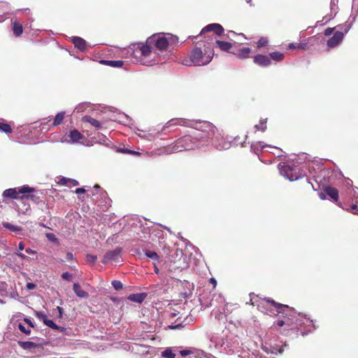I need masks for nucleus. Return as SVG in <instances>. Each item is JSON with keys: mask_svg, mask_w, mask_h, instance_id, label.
Listing matches in <instances>:
<instances>
[{"mask_svg": "<svg viewBox=\"0 0 358 358\" xmlns=\"http://www.w3.org/2000/svg\"><path fill=\"white\" fill-rule=\"evenodd\" d=\"M268 303L273 306V308H269L266 313L270 315L282 314L286 319L285 320H278L277 322L278 326L282 327L284 325L292 326L295 325L293 328H296L301 331L302 336H306L308 333L315 329V326L313 320L309 318L297 313L292 308L287 305H283L275 302L273 300H266Z\"/></svg>", "mask_w": 358, "mask_h": 358, "instance_id": "f257e3e1", "label": "nucleus"}, {"mask_svg": "<svg viewBox=\"0 0 358 358\" xmlns=\"http://www.w3.org/2000/svg\"><path fill=\"white\" fill-rule=\"evenodd\" d=\"M167 124L169 126L180 124L193 127L205 133V137L206 138H215L216 139V142L215 143L217 149H228L229 148L230 145L229 143H224L223 145H220V144L217 143V142L219 141V134H217V129L209 122L194 121L186 119H173L170 120Z\"/></svg>", "mask_w": 358, "mask_h": 358, "instance_id": "f03ea898", "label": "nucleus"}, {"mask_svg": "<svg viewBox=\"0 0 358 358\" xmlns=\"http://www.w3.org/2000/svg\"><path fill=\"white\" fill-rule=\"evenodd\" d=\"M128 57H134L137 62H140L145 66H152L153 64L152 59L155 58L156 53L152 51V43H136L131 45L125 50Z\"/></svg>", "mask_w": 358, "mask_h": 358, "instance_id": "7ed1b4c3", "label": "nucleus"}, {"mask_svg": "<svg viewBox=\"0 0 358 358\" xmlns=\"http://www.w3.org/2000/svg\"><path fill=\"white\" fill-rule=\"evenodd\" d=\"M210 342L209 348L211 349L214 348L220 352L228 354L239 352L238 339L232 336L228 337L225 336V335L219 336L216 334H213L210 337Z\"/></svg>", "mask_w": 358, "mask_h": 358, "instance_id": "20e7f679", "label": "nucleus"}, {"mask_svg": "<svg viewBox=\"0 0 358 358\" xmlns=\"http://www.w3.org/2000/svg\"><path fill=\"white\" fill-rule=\"evenodd\" d=\"M35 192L34 187H31L28 185H23L20 187L9 188L3 192L2 196L6 199H34V196L31 194Z\"/></svg>", "mask_w": 358, "mask_h": 358, "instance_id": "39448f33", "label": "nucleus"}, {"mask_svg": "<svg viewBox=\"0 0 358 358\" xmlns=\"http://www.w3.org/2000/svg\"><path fill=\"white\" fill-rule=\"evenodd\" d=\"M280 174L290 181L297 180L301 177L299 166L292 162H280L278 165Z\"/></svg>", "mask_w": 358, "mask_h": 358, "instance_id": "423d86ee", "label": "nucleus"}, {"mask_svg": "<svg viewBox=\"0 0 358 358\" xmlns=\"http://www.w3.org/2000/svg\"><path fill=\"white\" fill-rule=\"evenodd\" d=\"M213 57L210 55H203L200 48H195L192 52L189 59L183 60L182 64L185 66H203L210 63Z\"/></svg>", "mask_w": 358, "mask_h": 358, "instance_id": "0eeeda50", "label": "nucleus"}, {"mask_svg": "<svg viewBox=\"0 0 358 358\" xmlns=\"http://www.w3.org/2000/svg\"><path fill=\"white\" fill-rule=\"evenodd\" d=\"M176 39V38L169 34L167 36L164 34H155L148 38V43L155 45L156 48L159 50H164L170 44L174 43Z\"/></svg>", "mask_w": 358, "mask_h": 358, "instance_id": "6e6552de", "label": "nucleus"}, {"mask_svg": "<svg viewBox=\"0 0 358 358\" xmlns=\"http://www.w3.org/2000/svg\"><path fill=\"white\" fill-rule=\"evenodd\" d=\"M341 196L347 202L352 201L350 208H346L345 209L350 210L355 215L358 214V187H352V189H350L349 192L341 193Z\"/></svg>", "mask_w": 358, "mask_h": 358, "instance_id": "1a4fd4ad", "label": "nucleus"}, {"mask_svg": "<svg viewBox=\"0 0 358 358\" xmlns=\"http://www.w3.org/2000/svg\"><path fill=\"white\" fill-rule=\"evenodd\" d=\"M282 342H265L262 344V350L267 354L278 355L281 354L286 347V344H281Z\"/></svg>", "mask_w": 358, "mask_h": 358, "instance_id": "9d476101", "label": "nucleus"}, {"mask_svg": "<svg viewBox=\"0 0 358 358\" xmlns=\"http://www.w3.org/2000/svg\"><path fill=\"white\" fill-rule=\"evenodd\" d=\"M197 139V137L192 138L190 136H184L178 141L176 147L177 149H179L180 151L181 150L180 148H183L185 150L194 149V148L198 147V145H196Z\"/></svg>", "mask_w": 358, "mask_h": 358, "instance_id": "9b49d317", "label": "nucleus"}, {"mask_svg": "<svg viewBox=\"0 0 358 358\" xmlns=\"http://www.w3.org/2000/svg\"><path fill=\"white\" fill-rule=\"evenodd\" d=\"M87 140L86 138L77 130L71 131L70 133L66 136L63 142L71 143H80L85 145Z\"/></svg>", "mask_w": 358, "mask_h": 358, "instance_id": "f8f14e48", "label": "nucleus"}, {"mask_svg": "<svg viewBox=\"0 0 358 358\" xmlns=\"http://www.w3.org/2000/svg\"><path fill=\"white\" fill-rule=\"evenodd\" d=\"M199 300L203 306H205L206 307L225 303V299L221 294H213V299L210 301L206 300L204 294H202Z\"/></svg>", "mask_w": 358, "mask_h": 358, "instance_id": "ddd939ff", "label": "nucleus"}, {"mask_svg": "<svg viewBox=\"0 0 358 358\" xmlns=\"http://www.w3.org/2000/svg\"><path fill=\"white\" fill-rule=\"evenodd\" d=\"M121 252L122 249L120 248H117L113 250H110L104 255L101 262L106 264L108 262H119L121 257Z\"/></svg>", "mask_w": 358, "mask_h": 358, "instance_id": "4468645a", "label": "nucleus"}, {"mask_svg": "<svg viewBox=\"0 0 358 358\" xmlns=\"http://www.w3.org/2000/svg\"><path fill=\"white\" fill-rule=\"evenodd\" d=\"M180 287L182 288V290L180 292V295L184 299H189L192 295V292L194 288V285L193 283L189 282L187 280H180Z\"/></svg>", "mask_w": 358, "mask_h": 358, "instance_id": "2eb2a0df", "label": "nucleus"}, {"mask_svg": "<svg viewBox=\"0 0 358 358\" xmlns=\"http://www.w3.org/2000/svg\"><path fill=\"white\" fill-rule=\"evenodd\" d=\"M324 191L325 192L327 195L329 196L332 199L333 201L336 202V203L343 208H346L342 206L341 202L338 201L339 194L337 189L332 187H326Z\"/></svg>", "mask_w": 358, "mask_h": 358, "instance_id": "dca6fc26", "label": "nucleus"}, {"mask_svg": "<svg viewBox=\"0 0 358 358\" xmlns=\"http://www.w3.org/2000/svg\"><path fill=\"white\" fill-rule=\"evenodd\" d=\"M343 34L337 31L334 36L327 41V45L330 48H334L341 43L343 39Z\"/></svg>", "mask_w": 358, "mask_h": 358, "instance_id": "f3484780", "label": "nucleus"}, {"mask_svg": "<svg viewBox=\"0 0 358 358\" xmlns=\"http://www.w3.org/2000/svg\"><path fill=\"white\" fill-rule=\"evenodd\" d=\"M116 152L122 155H145L143 150L139 148L137 150H131L126 148L124 145L122 147H118L116 149Z\"/></svg>", "mask_w": 358, "mask_h": 358, "instance_id": "a211bd4d", "label": "nucleus"}, {"mask_svg": "<svg viewBox=\"0 0 358 358\" xmlns=\"http://www.w3.org/2000/svg\"><path fill=\"white\" fill-rule=\"evenodd\" d=\"M214 31L217 34L220 35L222 34L224 29L222 27L220 24H210L205 27L202 31L201 34L206 31Z\"/></svg>", "mask_w": 358, "mask_h": 358, "instance_id": "6ab92c4d", "label": "nucleus"}, {"mask_svg": "<svg viewBox=\"0 0 358 358\" xmlns=\"http://www.w3.org/2000/svg\"><path fill=\"white\" fill-rule=\"evenodd\" d=\"M254 62L262 66H267L271 64V59L267 56L257 55L254 58Z\"/></svg>", "mask_w": 358, "mask_h": 358, "instance_id": "aec40b11", "label": "nucleus"}, {"mask_svg": "<svg viewBox=\"0 0 358 358\" xmlns=\"http://www.w3.org/2000/svg\"><path fill=\"white\" fill-rule=\"evenodd\" d=\"M146 296L147 294L145 292L131 294L128 296L127 299L133 302L141 303L145 300Z\"/></svg>", "mask_w": 358, "mask_h": 358, "instance_id": "412c9836", "label": "nucleus"}, {"mask_svg": "<svg viewBox=\"0 0 358 358\" xmlns=\"http://www.w3.org/2000/svg\"><path fill=\"white\" fill-rule=\"evenodd\" d=\"M57 183L60 185H68L69 187L77 186L79 185L78 180L66 177H60L59 180L57 181Z\"/></svg>", "mask_w": 358, "mask_h": 358, "instance_id": "4be33fe9", "label": "nucleus"}, {"mask_svg": "<svg viewBox=\"0 0 358 358\" xmlns=\"http://www.w3.org/2000/svg\"><path fill=\"white\" fill-rule=\"evenodd\" d=\"M73 289L78 297L82 299H87L88 297V293L84 291L78 283L73 284Z\"/></svg>", "mask_w": 358, "mask_h": 358, "instance_id": "5701e85b", "label": "nucleus"}, {"mask_svg": "<svg viewBox=\"0 0 358 358\" xmlns=\"http://www.w3.org/2000/svg\"><path fill=\"white\" fill-rule=\"evenodd\" d=\"M71 41L74 45L80 50L84 51L85 50L86 42L82 38L75 36L72 38Z\"/></svg>", "mask_w": 358, "mask_h": 358, "instance_id": "b1692460", "label": "nucleus"}, {"mask_svg": "<svg viewBox=\"0 0 358 358\" xmlns=\"http://www.w3.org/2000/svg\"><path fill=\"white\" fill-rule=\"evenodd\" d=\"M264 148H271L269 145L262 146L260 143L252 145V149L254 150V154L256 155H260L263 153ZM273 149L280 150L278 148H272Z\"/></svg>", "mask_w": 358, "mask_h": 358, "instance_id": "393cba45", "label": "nucleus"}, {"mask_svg": "<svg viewBox=\"0 0 358 358\" xmlns=\"http://www.w3.org/2000/svg\"><path fill=\"white\" fill-rule=\"evenodd\" d=\"M18 345L23 350H31L38 346L36 343L31 341H18Z\"/></svg>", "mask_w": 358, "mask_h": 358, "instance_id": "a878e982", "label": "nucleus"}, {"mask_svg": "<svg viewBox=\"0 0 358 358\" xmlns=\"http://www.w3.org/2000/svg\"><path fill=\"white\" fill-rule=\"evenodd\" d=\"M13 25L14 35L17 37L21 36L23 32L22 24L19 23L17 21H15L13 22Z\"/></svg>", "mask_w": 358, "mask_h": 358, "instance_id": "bb28decb", "label": "nucleus"}, {"mask_svg": "<svg viewBox=\"0 0 358 358\" xmlns=\"http://www.w3.org/2000/svg\"><path fill=\"white\" fill-rule=\"evenodd\" d=\"M217 45L223 51H229L231 47V43L229 42L222 41H216Z\"/></svg>", "mask_w": 358, "mask_h": 358, "instance_id": "cd10ccee", "label": "nucleus"}, {"mask_svg": "<svg viewBox=\"0 0 358 358\" xmlns=\"http://www.w3.org/2000/svg\"><path fill=\"white\" fill-rule=\"evenodd\" d=\"M83 120L87 122H89L90 124H92V126H94L96 128L101 127V123L98 120H95L94 118H93L92 117L85 116L83 117Z\"/></svg>", "mask_w": 358, "mask_h": 358, "instance_id": "c85d7f7f", "label": "nucleus"}, {"mask_svg": "<svg viewBox=\"0 0 358 358\" xmlns=\"http://www.w3.org/2000/svg\"><path fill=\"white\" fill-rule=\"evenodd\" d=\"M266 122H267V118L261 119L259 121V124H256L255 126V128L256 129V130H259L262 132H264L267 128Z\"/></svg>", "mask_w": 358, "mask_h": 358, "instance_id": "c756f323", "label": "nucleus"}, {"mask_svg": "<svg viewBox=\"0 0 358 358\" xmlns=\"http://www.w3.org/2000/svg\"><path fill=\"white\" fill-rule=\"evenodd\" d=\"M250 53V49L249 48H243L238 51L237 56L239 58H247L249 57Z\"/></svg>", "mask_w": 358, "mask_h": 358, "instance_id": "7c9ffc66", "label": "nucleus"}, {"mask_svg": "<svg viewBox=\"0 0 358 358\" xmlns=\"http://www.w3.org/2000/svg\"><path fill=\"white\" fill-rule=\"evenodd\" d=\"M64 114H65L64 112H60L56 115L55 118L53 122V124H52L53 126L59 125L62 122V121L64 118Z\"/></svg>", "mask_w": 358, "mask_h": 358, "instance_id": "2f4dec72", "label": "nucleus"}, {"mask_svg": "<svg viewBox=\"0 0 358 358\" xmlns=\"http://www.w3.org/2000/svg\"><path fill=\"white\" fill-rule=\"evenodd\" d=\"M3 226L6 229H9V230H10L12 231L17 232V231H22V228L20 227L13 225V224L9 223V222H3Z\"/></svg>", "mask_w": 358, "mask_h": 358, "instance_id": "473e14b6", "label": "nucleus"}, {"mask_svg": "<svg viewBox=\"0 0 358 358\" xmlns=\"http://www.w3.org/2000/svg\"><path fill=\"white\" fill-rule=\"evenodd\" d=\"M144 253L145 256L152 260H158L159 256L157 252L154 251H150L148 250H145Z\"/></svg>", "mask_w": 358, "mask_h": 358, "instance_id": "72a5a7b5", "label": "nucleus"}, {"mask_svg": "<svg viewBox=\"0 0 358 358\" xmlns=\"http://www.w3.org/2000/svg\"><path fill=\"white\" fill-rule=\"evenodd\" d=\"M162 356L165 358H175L176 355L171 348H166L162 352Z\"/></svg>", "mask_w": 358, "mask_h": 358, "instance_id": "f704fd0d", "label": "nucleus"}, {"mask_svg": "<svg viewBox=\"0 0 358 358\" xmlns=\"http://www.w3.org/2000/svg\"><path fill=\"white\" fill-rule=\"evenodd\" d=\"M271 57L277 62L281 61L284 58V55L279 52H273L270 54Z\"/></svg>", "mask_w": 358, "mask_h": 358, "instance_id": "c9c22d12", "label": "nucleus"}, {"mask_svg": "<svg viewBox=\"0 0 358 358\" xmlns=\"http://www.w3.org/2000/svg\"><path fill=\"white\" fill-rule=\"evenodd\" d=\"M101 62L113 67H121L123 65L122 61H101Z\"/></svg>", "mask_w": 358, "mask_h": 358, "instance_id": "e433bc0d", "label": "nucleus"}, {"mask_svg": "<svg viewBox=\"0 0 358 358\" xmlns=\"http://www.w3.org/2000/svg\"><path fill=\"white\" fill-rule=\"evenodd\" d=\"M0 130L6 133L10 134L12 132V129L8 124L0 122Z\"/></svg>", "mask_w": 358, "mask_h": 358, "instance_id": "4c0bfd02", "label": "nucleus"}, {"mask_svg": "<svg viewBox=\"0 0 358 358\" xmlns=\"http://www.w3.org/2000/svg\"><path fill=\"white\" fill-rule=\"evenodd\" d=\"M24 248V244L23 242H20L18 244V252H16V255L20 257L21 259H26L27 256L22 253L20 251L23 250Z\"/></svg>", "mask_w": 358, "mask_h": 358, "instance_id": "58836bf2", "label": "nucleus"}, {"mask_svg": "<svg viewBox=\"0 0 358 358\" xmlns=\"http://www.w3.org/2000/svg\"><path fill=\"white\" fill-rule=\"evenodd\" d=\"M44 324L52 329H59V326L57 325L52 320L48 318L45 320Z\"/></svg>", "mask_w": 358, "mask_h": 358, "instance_id": "ea45409f", "label": "nucleus"}, {"mask_svg": "<svg viewBox=\"0 0 358 358\" xmlns=\"http://www.w3.org/2000/svg\"><path fill=\"white\" fill-rule=\"evenodd\" d=\"M46 238L48 239V241L57 243H58V238L56 237V236L52 233H47L45 234Z\"/></svg>", "mask_w": 358, "mask_h": 358, "instance_id": "a19ab883", "label": "nucleus"}, {"mask_svg": "<svg viewBox=\"0 0 358 358\" xmlns=\"http://www.w3.org/2000/svg\"><path fill=\"white\" fill-rule=\"evenodd\" d=\"M345 189L341 192V193H345L347 191L349 192L350 189H352V187H354L352 185V181L350 179L348 178L345 181Z\"/></svg>", "mask_w": 358, "mask_h": 358, "instance_id": "79ce46f5", "label": "nucleus"}, {"mask_svg": "<svg viewBox=\"0 0 358 358\" xmlns=\"http://www.w3.org/2000/svg\"><path fill=\"white\" fill-rule=\"evenodd\" d=\"M112 285L115 290H120L122 288V283L120 280H113Z\"/></svg>", "mask_w": 358, "mask_h": 358, "instance_id": "37998d69", "label": "nucleus"}, {"mask_svg": "<svg viewBox=\"0 0 358 358\" xmlns=\"http://www.w3.org/2000/svg\"><path fill=\"white\" fill-rule=\"evenodd\" d=\"M97 259V257L96 255H93L91 254H87L86 255V260L90 264H94Z\"/></svg>", "mask_w": 358, "mask_h": 358, "instance_id": "c03bdc74", "label": "nucleus"}, {"mask_svg": "<svg viewBox=\"0 0 358 358\" xmlns=\"http://www.w3.org/2000/svg\"><path fill=\"white\" fill-rule=\"evenodd\" d=\"M35 315H36V317L38 318L39 320H42L43 322V323L45 322V320H46L48 319L47 315L45 314V313H43L42 311L36 312Z\"/></svg>", "mask_w": 358, "mask_h": 358, "instance_id": "a18cd8bd", "label": "nucleus"}, {"mask_svg": "<svg viewBox=\"0 0 358 358\" xmlns=\"http://www.w3.org/2000/svg\"><path fill=\"white\" fill-rule=\"evenodd\" d=\"M268 43V39L264 37H262L257 42V47L262 48L263 46L266 45Z\"/></svg>", "mask_w": 358, "mask_h": 358, "instance_id": "49530a36", "label": "nucleus"}, {"mask_svg": "<svg viewBox=\"0 0 358 358\" xmlns=\"http://www.w3.org/2000/svg\"><path fill=\"white\" fill-rule=\"evenodd\" d=\"M244 358H266V357H262L257 352H252V354H248V357H244Z\"/></svg>", "mask_w": 358, "mask_h": 358, "instance_id": "de8ad7c7", "label": "nucleus"}, {"mask_svg": "<svg viewBox=\"0 0 358 358\" xmlns=\"http://www.w3.org/2000/svg\"><path fill=\"white\" fill-rule=\"evenodd\" d=\"M18 328L22 332L24 333L25 334L28 335L31 333V330L29 329H26L25 327L22 324H19Z\"/></svg>", "mask_w": 358, "mask_h": 358, "instance_id": "09e8293b", "label": "nucleus"}, {"mask_svg": "<svg viewBox=\"0 0 358 358\" xmlns=\"http://www.w3.org/2000/svg\"><path fill=\"white\" fill-rule=\"evenodd\" d=\"M62 278L65 280L70 281L71 280L72 275L69 272H65L62 273Z\"/></svg>", "mask_w": 358, "mask_h": 358, "instance_id": "8fccbe9b", "label": "nucleus"}, {"mask_svg": "<svg viewBox=\"0 0 358 358\" xmlns=\"http://www.w3.org/2000/svg\"><path fill=\"white\" fill-rule=\"evenodd\" d=\"M185 324H182V323H179L178 324H176V325H170L169 326V328L171 329H180V327H184Z\"/></svg>", "mask_w": 358, "mask_h": 358, "instance_id": "3c124183", "label": "nucleus"}, {"mask_svg": "<svg viewBox=\"0 0 358 358\" xmlns=\"http://www.w3.org/2000/svg\"><path fill=\"white\" fill-rule=\"evenodd\" d=\"M86 189L84 187H79L75 190V193L77 194H84Z\"/></svg>", "mask_w": 358, "mask_h": 358, "instance_id": "603ef678", "label": "nucleus"}, {"mask_svg": "<svg viewBox=\"0 0 358 358\" xmlns=\"http://www.w3.org/2000/svg\"><path fill=\"white\" fill-rule=\"evenodd\" d=\"M334 28H327L325 31H324V34L325 36H330L333 33V31H334Z\"/></svg>", "mask_w": 358, "mask_h": 358, "instance_id": "864d4df0", "label": "nucleus"}, {"mask_svg": "<svg viewBox=\"0 0 358 358\" xmlns=\"http://www.w3.org/2000/svg\"><path fill=\"white\" fill-rule=\"evenodd\" d=\"M27 287V289H29V290H31V289H34L35 287H36V285L34 283H31V282H28L26 285Z\"/></svg>", "mask_w": 358, "mask_h": 358, "instance_id": "5fc2aeb1", "label": "nucleus"}, {"mask_svg": "<svg viewBox=\"0 0 358 358\" xmlns=\"http://www.w3.org/2000/svg\"><path fill=\"white\" fill-rule=\"evenodd\" d=\"M260 161L265 164H271L273 163L271 159H264L263 158H259Z\"/></svg>", "mask_w": 358, "mask_h": 358, "instance_id": "6e6d98bb", "label": "nucleus"}, {"mask_svg": "<svg viewBox=\"0 0 358 358\" xmlns=\"http://www.w3.org/2000/svg\"><path fill=\"white\" fill-rule=\"evenodd\" d=\"M66 259L68 261L73 260V255L72 252H67V254H66Z\"/></svg>", "mask_w": 358, "mask_h": 358, "instance_id": "4d7b16f0", "label": "nucleus"}, {"mask_svg": "<svg viewBox=\"0 0 358 358\" xmlns=\"http://www.w3.org/2000/svg\"><path fill=\"white\" fill-rule=\"evenodd\" d=\"M25 252H26L27 254H29V255H35V254H36V251H35V250H32V249H31V248H27V249L25 250Z\"/></svg>", "mask_w": 358, "mask_h": 358, "instance_id": "13d9d810", "label": "nucleus"}, {"mask_svg": "<svg viewBox=\"0 0 358 358\" xmlns=\"http://www.w3.org/2000/svg\"><path fill=\"white\" fill-rule=\"evenodd\" d=\"M319 195V197L322 199V200H324L326 199L327 198V194L325 193V192L324 191V192H320L318 194Z\"/></svg>", "mask_w": 358, "mask_h": 358, "instance_id": "bf43d9fd", "label": "nucleus"}, {"mask_svg": "<svg viewBox=\"0 0 358 358\" xmlns=\"http://www.w3.org/2000/svg\"><path fill=\"white\" fill-rule=\"evenodd\" d=\"M57 309L59 312V317L62 318L63 315V309L59 306H57Z\"/></svg>", "mask_w": 358, "mask_h": 358, "instance_id": "052dcab7", "label": "nucleus"}, {"mask_svg": "<svg viewBox=\"0 0 358 358\" xmlns=\"http://www.w3.org/2000/svg\"><path fill=\"white\" fill-rule=\"evenodd\" d=\"M210 282L213 285V288L215 289L217 285V281L214 278H211L210 279Z\"/></svg>", "mask_w": 358, "mask_h": 358, "instance_id": "680f3d73", "label": "nucleus"}, {"mask_svg": "<svg viewBox=\"0 0 358 358\" xmlns=\"http://www.w3.org/2000/svg\"><path fill=\"white\" fill-rule=\"evenodd\" d=\"M24 321L29 324L30 327H34L31 321L29 319H24Z\"/></svg>", "mask_w": 358, "mask_h": 358, "instance_id": "e2e57ef3", "label": "nucleus"}, {"mask_svg": "<svg viewBox=\"0 0 358 358\" xmlns=\"http://www.w3.org/2000/svg\"><path fill=\"white\" fill-rule=\"evenodd\" d=\"M289 49H295L296 48V46L294 43H289Z\"/></svg>", "mask_w": 358, "mask_h": 358, "instance_id": "0e129e2a", "label": "nucleus"}, {"mask_svg": "<svg viewBox=\"0 0 358 358\" xmlns=\"http://www.w3.org/2000/svg\"><path fill=\"white\" fill-rule=\"evenodd\" d=\"M58 330H59L60 332H64V331L66 330V329H65L64 327H59V329H58Z\"/></svg>", "mask_w": 358, "mask_h": 358, "instance_id": "69168bd1", "label": "nucleus"}, {"mask_svg": "<svg viewBox=\"0 0 358 358\" xmlns=\"http://www.w3.org/2000/svg\"><path fill=\"white\" fill-rule=\"evenodd\" d=\"M177 315H178V313H172L171 314L170 317H171V318H173V317H176Z\"/></svg>", "mask_w": 358, "mask_h": 358, "instance_id": "338daca9", "label": "nucleus"}, {"mask_svg": "<svg viewBox=\"0 0 358 358\" xmlns=\"http://www.w3.org/2000/svg\"><path fill=\"white\" fill-rule=\"evenodd\" d=\"M308 183L310 185H311V187H312V188L313 189V190H315V191L316 190V188L313 186V185L312 184V182H311L308 181Z\"/></svg>", "mask_w": 358, "mask_h": 358, "instance_id": "774afa93", "label": "nucleus"}]
</instances>
